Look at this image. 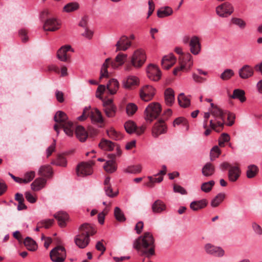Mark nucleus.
Listing matches in <instances>:
<instances>
[{
  "mask_svg": "<svg viewBox=\"0 0 262 262\" xmlns=\"http://www.w3.org/2000/svg\"><path fill=\"white\" fill-rule=\"evenodd\" d=\"M134 248L140 250L142 248L143 254L149 258L155 254V239L150 232H145L143 236H140L136 239L133 244Z\"/></svg>",
  "mask_w": 262,
  "mask_h": 262,
  "instance_id": "f257e3e1",
  "label": "nucleus"
},
{
  "mask_svg": "<svg viewBox=\"0 0 262 262\" xmlns=\"http://www.w3.org/2000/svg\"><path fill=\"white\" fill-rule=\"evenodd\" d=\"M79 230V233L75 237L74 242L79 248L83 249L89 244L90 236L94 235L96 231L92 226L88 223L81 225Z\"/></svg>",
  "mask_w": 262,
  "mask_h": 262,
  "instance_id": "f03ea898",
  "label": "nucleus"
},
{
  "mask_svg": "<svg viewBox=\"0 0 262 262\" xmlns=\"http://www.w3.org/2000/svg\"><path fill=\"white\" fill-rule=\"evenodd\" d=\"M54 121L58 123L54 125V129L58 135L59 128H63L64 133L69 136L73 134L74 127L71 121L68 120L67 115L63 112L59 111L57 112L54 117Z\"/></svg>",
  "mask_w": 262,
  "mask_h": 262,
  "instance_id": "7ed1b4c3",
  "label": "nucleus"
},
{
  "mask_svg": "<svg viewBox=\"0 0 262 262\" xmlns=\"http://www.w3.org/2000/svg\"><path fill=\"white\" fill-rule=\"evenodd\" d=\"M213 119L209 121V126L216 132L220 133L223 130L225 124V116L227 112L224 111L219 107H215L213 110H209Z\"/></svg>",
  "mask_w": 262,
  "mask_h": 262,
  "instance_id": "20e7f679",
  "label": "nucleus"
},
{
  "mask_svg": "<svg viewBox=\"0 0 262 262\" xmlns=\"http://www.w3.org/2000/svg\"><path fill=\"white\" fill-rule=\"evenodd\" d=\"M161 111L160 104L157 102L150 103L144 111L145 119L151 122L157 118Z\"/></svg>",
  "mask_w": 262,
  "mask_h": 262,
  "instance_id": "39448f33",
  "label": "nucleus"
},
{
  "mask_svg": "<svg viewBox=\"0 0 262 262\" xmlns=\"http://www.w3.org/2000/svg\"><path fill=\"white\" fill-rule=\"evenodd\" d=\"M146 60L145 51L142 49L136 50L131 58V64L136 68L141 67Z\"/></svg>",
  "mask_w": 262,
  "mask_h": 262,
  "instance_id": "423d86ee",
  "label": "nucleus"
},
{
  "mask_svg": "<svg viewBox=\"0 0 262 262\" xmlns=\"http://www.w3.org/2000/svg\"><path fill=\"white\" fill-rule=\"evenodd\" d=\"M50 256L54 262H63L66 257V250L62 246H57L51 251Z\"/></svg>",
  "mask_w": 262,
  "mask_h": 262,
  "instance_id": "0eeeda50",
  "label": "nucleus"
},
{
  "mask_svg": "<svg viewBox=\"0 0 262 262\" xmlns=\"http://www.w3.org/2000/svg\"><path fill=\"white\" fill-rule=\"evenodd\" d=\"M94 163L91 161L88 162H82L76 167V173L78 177H84L90 175L93 172L92 166Z\"/></svg>",
  "mask_w": 262,
  "mask_h": 262,
  "instance_id": "6e6552de",
  "label": "nucleus"
},
{
  "mask_svg": "<svg viewBox=\"0 0 262 262\" xmlns=\"http://www.w3.org/2000/svg\"><path fill=\"white\" fill-rule=\"evenodd\" d=\"M234 11V8L229 2H225L217 6L216 12L221 17H227L230 15Z\"/></svg>",
  "mask_w": 262,
  "mask_h": 262,
  "instance_id": "1a4fd4ad",
  "label": "nucleus"
},
{
  "mask_svg": "<svg viewBox=\"0 0 262 262\" xmlns=\"http://www.w3.org/2000/svg\"><path fill=\"white\" fill-rule=\"evenodd\" d=\"M155 94V89L151 85H145L140 90L141 99L146 102L151 100Z\"/></svg>",
  "mask_w": 262,
  "mask_h": 262,
  "instance_id": "9d476101",
  "label": "nucleus"
},
{
  "mask_svg": "<svg viewBox=\"0 0 262 262\" xmlns=\"http://www.w3.org/2000/svg\"><path fill=\"white\" fill-rule=\"evenodd\" d=\"M167 132V126L162 119H160L155 123L152 129V135L154 138H158L160 135Z\"/></svg>",
  "mask_w": 262,
  "mask_h": 262,
  "instance_id": "9b49d317",
  "label": "nucleus"
},
{
  "mask_svg": "<svg viewBox=\"0 0 262 262\" xmlns=\"http://www.w3.org/2000/svg\"><path fill=\"white\" fill-rule=\"evenodd\" d=\"M148 77L151 80L158 81L161 76V72L159 68L156 65L150 64L147 69Z\"/></svg>",
  "mask_w": 262,
  "mask_h": 262,
  "instance_id": "f8f14e48",
  "label": "nucleus"
},
{
  "mask_svg": "<svg viewBox=\"0 0 262 262\" xmlns=\"http://www.w3.org/2000/svg\"><path fill=\"white\" fill-rule=\"evenodd\" d=\"M61 24L60 21L55 18L47 19L43 26V29L45 31H55L60 28Z\"/></svg>",
  "mask_w": 262,
  "mask_h": 262,
  "instance_id": "ddd939ff",
  "label": "nucleus"
},
{
  "mask_svg": "<svg viewBox=\"0 0 262 262\" xmlns=\"http://www.w3.org/2000/svg\"><path fill=\"white\" fill-rule=\"evenodd\" d=\"M132 45V42L128 40V38L125 35L121 36L116 44V52L119 51H126Z\"/></svg>",
  "mask_w": 262,
  "mask_h": 262,
  "instance_id": "4468645a",
  "label": "nucleus"
},
{
  "mask_svg": "<svg viewBox=\"0 0 262 262\" xmlns=\"http://www.w3.org/2000/svg\"><path fill=\"white\" fill-rule=\"evenodd\" d=\"M205 249L208 254L214 256H222L224 254V251L221 247L214 246L211 244H206Z\"/></svg>",
  "mask_w": 262,
  "mask_h": 262,
  "instance_id": "2eb2a0df",
  "label": "nucleus"
},
{
  "mask_svg": "<svg viewBox=\"0 0 262 262\" xmlns=\"http://www.w3.org/2000/svg\"><path fill=\"white\" fill-rule=\"evenodd\" d=\"M69 51L74 52V50L71 46L66 45L61 47L57 51V58L61 61H67L69 58L67 54V52Z\"/></svg>",
  "mask_w": 262,
  "mask_h": 262,
  "instance_id": "dca6fc26",
  "label": "nucleus"
},
{
  "mask_svg": "<svg viewBox=\"0 0 262 262\" xmlns=\"http://www.w3.org/2000/svg\"><path fill=\"white\" fill-rule=\"evenodd\" d=\"M189 46L190 47V52L194 55L198 54L201 51V43L199 38L194 36L191 37Z\"/></svg>",
  "mask_w": 262,
  "mask_h": 262,
  "instance_id": "f3484780",
  "label": "nucleus"
},
{
  "mask_svg": "<svg viewBox=\"0 0 262 262\" xmlns=\"http://www.w3.org/2000/svg\"><path fill=\"white\" fill-rule=\"evenodd\" d=\"M54 217L57 220L58 225L61 228L66 226L69 215L66 212L58 211L54 215Z\"/></svg>",
  "mask_w": 262,
  "mask_h": 262,
  "instance_id": "a211bd4d",
  "label": "nucleus"
},
{
  "mask_svg": "<svg viewBox=\"0 0 262 262\" xmlns=\"http://www.w3.org/2000/svg\"><path fill=\"white\" fill-rule=\"evenodd\" d=\"M241 171L237 166H232L229 169L228 179L230 182H235L239 177Z\"/></svg>",
  "mask_w": 262,
  "mask_h": 262,
  "instance_id": "6ab92c4d",
  "label": "nucleus"
},
{
  "mask_svg": "<svg viewBox=\"0 0 262 262\" xmlns=\"http://www.w3.org/2000/svg\"><path fill=\"white\" fill-rule=\"evenodd\" d=\"M175 62V58L172 54L164 56L161 61L162 67L166 70L170 68Z\"/></svg>",
  "mask_w": 262,
  "mask_h": 262,
  "instance_id": "aec40b11",
  "label": "nucleus"
},
{
  "mask_svg": "<svg viewBox=\"0 0 262 262\" xmlns=\"http://www.w3.org/2000/svg\"><path fill=\"white\" fill-rule=\"evenodd\" d=\"M166 209L165 204L161 200H156L151 205V210L154 213H160Z\"/></svg>",
  "mask_w": 262,
  "mask_h": 262,
  "instance_id": "412c9836",
  "label": "nucleus"
},
{
  "mask_svg": "<svg viewBox=\"0 0 262 262\" xmlns=\"http://www.w3.org/2000/svg\"><path fill=\"white\" fill-rule=\"evenodd\" d=\"M253 74V70L249 65L244 66L239 70V76L242 79H247L251 77Z\"/></svg>",
  "mask_w": 262,
  "mask_h": 262,
  "instance_id": "4be33fe9",
  "label": "nucleus"
},
{
  "mask_svg": "<svg viewBox=\"0 0 262 262\" xmlns=\"http://www.w3.org/2000/svg\"><path fill=\"white\" fill-rule=\"evenodd\" d=\"M139 83L138 78L134 76H129L123 80V86L126 89H130L133 86L137 85Z\"/></svg>",
  "mask_w": 262,
  "mask_h": 262,
  "instance_id": "5701e85b",
  "label": "nucleus"
},
{
  "mask_svg": "<svg viewBox=\"0 0 262 262\" xmlns=\"http://www.w3.org/2000/svg\"><path fill=\"white\" fill-rule=\"evenodd\" d=\"M208 204L206 199H202L199 201H194L190 204V208L193 211H196L204 208Z\"/></svg>",
  "mask_w": 262,
  "mask_h": 262,
  "instance_id": "b1692460",
  "label": "nucleus"
},
{
  "mask_svg": "<svg viewBox=\"0 0 262 262\" xmlns=\"http://www.w3.org/2000/svg\"><path fill=\"white\" fill-rule=\"evenodd\" d=\"M165 102L167 105L171 106L174 101V91L171 88L166 89L164 93Z\"/></svg>",
  "mask_w": 262,
  "mask_h": 262,
  "instance_id": "393cba45",
  "label": "nucleus"
},
{
  "mask_svg": "<svg viewBox=\"0 0 262 262\" xmlns=\"http://www.w3.org/2000/svg\"><path fill=\"white\" fill-rule=\"evenodd\" d=\"M119 86V84L118 81L115 79H112L109 80L106 84V89L110 94L114 95L117 92Z\"/></svg>",
  "mask_w": 262,
  "mask_h": 262,
  "instance_id": "a878e982",
  "label": "nucleus"
},
{
  "mask_svg": "<svg viewBox=\"0 0 262 262\" xmlns=\"http://www.w3.org/2000/svg\"><path fill=\"white\" fill-rule=\"evenodd\" d=\"M46 180L42 178L36 179L31 185V189L35 191H37L43 188L46 185Z\"/></svg>",
  "mask_w": 262,
  "mask_h": 262,
  "instance_id": "bb28decb",
  "label": "nucleus"
},
{
  "mask_svg": "<svg viewBox=\"0 0 262 262\" xmlns=\"http://www.w3.org/2000/svg\"><path fill=\"white\" fill-rule=\"evenodd\" d=\"M90 117L92 122L94 124H102L104 121L101 113L98 109H95L94 111L91 112Z\"/></svg>",
  "mask_w": 262,
  "mask_h": 262,
  "instance_id": "cd10ccee",
  "label": "nucleus"
},
{
  "mask_svg": "<svg viewBox=\"0 0 262 262\" xmlns=\"http://www.w3.org/2000/svg\"><path fill=\"white\" fill-rule=\"evenodd\" d=\"M127 55L123 53H119L115 58V61L112 62V67L114 69L117 68L119 66L122 65L127 58Z\"/></svg>",
  "mask_w": 262,
  "mask_h": 262,
  "instance_id": "c85d7f7f",
  "label": "nucleus"
},
{
  "mask_svg": "<svg viewBox=\"0 0 262 262\" xmlns=\"http://www.w3.org/2000/svg\"><path fill=\"white\" fill-rule=\"evenodd\" d=\"M77 138L81 142H84L88 138V133L82 126H78L75 129Z\"/></svg>",
  "mask_w": 262,
  "mask_h": 262,
  "instance_id": "c756f323",
  "label": "nucleus"
},
{
  "mask_svg": "<svg viewBox=\"0 0 262 262\" xmlns=\"http://www.w3.org/2000/svg\"><path fill=\"white\" fill-rule=\"evenodd\" d=\"M172 125L173 127L181 125L185 128L186 131H188L189 128V125L187 120L183 117H180L174 119V120L173 121Z\"/></svg>",
  "mask_w": 262,
  "mask_h": 262,
  "instance_id": "7c9ffc66",
  "label": "nucleus"
},
{
  "mask_svg": "<svg viewBox=\"0 0 262 262\" xmlns=\"http://www.w3.org/2000/svg\"><path fill=\"white\" fill-rule=\"evenodd\" d=\"M173 13L171 8L165 6L160 8L157 11V16L159 18H163L171 15Z\"/></svg>",
  "mask_w": 262,
  "mask_h": 262,
  "instance_id": "2f4dec72",
  "label": "nucleus"
},
{
  "mask_svg": "<svg viewBox=\"0 0 262 262\" xmlns=\"http://www.w3.org/2000/svg\"><path fill=\"white\" fill-rule=\"evenodd\" d=\"M215 171V168L211 163H207L203 167L202 172L205 177L212 176Z\"/></svg>",
  "mask_w": 262,
  "mask_h": 262,
  "instance_id": "473e14b6",
  "label": "nucleus"
},
{
  "mask_svg": "<svg viewBox=\"0 0 262 262\" xmlns=\"http://www.w3.org/2000/svg\"><path fill=\"white\" fill-rule=\"evenodd\" d=\"M25 246L29 251H35L37 249V245L35 241L30 237H27L24 242Z\"/></svg>",
  "mask_w": 262,
  "mask_h": 262,
  "instance_id": "72a5a7b5",
  "label": "nucleus"
},
{
  "mask_svg": "<svg viewBox=\"0 0 262 262\" xmlns=\"http://www.w3.org/2000/svg\"><path fill=\"white\" fill-rule=\"evenodd\" d=\"M115 146L113 142L106 139H102L99 144V146L105 150H112L114 149Z\"/></svg>",
  "mask_w": 262,
  "mask_h": 262,
  "instance_id": "f704fd0d",
  "label": "nucleus"
},
{
  "mask_svg": "<svg viewBox=\"0 0 262 262\" xmlns=\"http://www.w3.org/2000/svg\"><path fill=\"white\" fill-rule=\"evenodd\" d=\"M245 95V93L244 90L235 89L233 91L231 98L233 99H239L241 102H244L246 99Z\"/></svg>",
  "mask_w": 262,
  "mask_h": 262,
  "instance_id": "c9c22d12",
  "label": "nucleus"
},
{
  "mask_svg": "<svg viewBox=\"0 0 262 262\" xmlns=\"http://www.w3.org/2000/svg\"><path fill=\"white\" fill-rule=\"evenodd\" d=\"M15 200L18 202V210H25L27 208V206L24 204V198L21 193H16L15 195Z\"/></svg>",
  "mask_w": 262,
  "mask_h": 262,
  "instance_id": "e433bc0d",
  "label": "nucleus"
},
{
  "mask_svg": "<svg viewBox=\"0 0 262 262\" xmlns=\"http://www.w3.org/2000/svg\"><path fill=\"white\" fill-rule=\"evenodd\" d=\"M181 60L182 61L181 63L186 65V68L187 69V70L192 67L193 62L192 61V56L190 53H187L184 55Z\"/></svg>",
  "mask_w": 262,
  "mask_h": 262,
  "instance_id": "4c0bfd02",
  "label": "nucleus"
},
{
  "mask_svg": "<svg viewBox=\"0 0 262 262\" xmlns=\"http://www.w3.org/2000/svg\"><path fill=\"white\" fill-rule=\"evenodd\" d=\"M258 171V168L256 165H250L248 166L246 176L249 179L253 178L257 174Z\"/></svg>",
  "mask_w": 262,
  "mask_h": 262,
  "instance_id": "58836bf2",
  "label": "nucleus"
},
{
  "mask_svg": "<svg viewBox=\"0 0 262 262\" xmlns=\"http://www.w3.org/2000/svg\"><path fill=\"white\" fill-rule=\"evenodd\" d=\"M225 194L224 193H219L211 202V206L212 207L218 206L224 200Z\"/></svg>",
  "mask_w": 262,
  "mask_h": 262,
  "instance_id": "ea45409f",
  "label": "nucleus"
},
{
  "mask_svg": "<svg viewBox=\"0 0 262 262\" xmlns=\"http://www.w3.org/2000/svg\"><path fill=\"white\" fill-rule=\"evenodd\" d=\"M179 105L183 107L188 106L190 104V100L185 97L184 93H181L178 97Z\"/></svg>",
  "mask_w": 262,
  "mask_h": 262,
  "instance_id": "a19ab883",
  "label": "nucleus"
},
{
  "mask_svg": "<svg viewBox=\"0 0 262 262\" xmlns=\"http://www.w3.org/2000/svg\"><path fill=\"white\" fill-rule=\"evenodd\" d=\"M38 173L41 176L49 177L52 173V169L49 165L42 166L40 167Z\"/></svg>",
  "mask_w": 262,
  "mask_h": 262,
  "instance_id": "79ce46f5",
  "label": "nucleus"
},
{
  "mask_svg": "<svg viewBox=\"0 0 262 262\" xmlns=\"http://www.w3.org/2000/svg\"><path fill=\"white\" fill-rule=\"evenodd\" d=\"M114 216L118 222H123L126 220L123 212L118 207H116L114 209Z\"/></svg>",
  "mask_w": 262,
  "mask_h": 262,
  "instance_id": "37998d69",
  "label": "nucleus"
},
{
  "mask_svg": "<svg viewBox=\"0 0 262 262\" xmlns=\"http://www.w3.org/2000/svg\"><path fill=\"white\" fill-rule=\"evenodd\" d=\"M103 167L105 170L108 172L112 173L114 172L116 169L115 161L113 160H110L107 161Z\"/></svg>",
  "mask_w": 262,
  "mask_h": 262,
  "instance_id": "c03bdc74",
  "label": "nucleus"
},
{
  "mask_svg": "<svg viewBox=\"0 0 262 262\" xmlns=\"http://www.w3.org/2000/svg\"><path fill=\"white\" fill-rule=\"evenodd\" d=\"M110 62V59L107 58L105 59V62L102 64L101 67V71H100V78H102L103 77H108V73L107 70V68L108 66V64Z\"/></svg>",
  "mask_w": 262,
  "mask_h": 262,
  "instance_id": "a18cd8bd",
  "label": "nucleus"
},
{
  "mask_svg": "<svg viewBox=\"0 0 262 262\" xmlns=\"http://www.w3.org/2000/svg\"><path fill=\"white\" fill-rule=\"evenodd\" d=\"M52 164L57 166L66 167L67 164V161L64 156L59 155L57 156L56 160L52 162Z\"/></svg>",
  "mask_w": 262,
  "mask_h": 262,
  "instance_id": "49530a36",
  "label": "nucleus"
},
{
  "mask_svg": "<svg viewBox=\"0 0 262 262\" xmlns=\"http://www.w3.org/2000/svg\"><path fill=\"white\" fill-rule=\"evenodd\" d=\"M117 108L115 105H109L108 107L104 108V111L106 116L109 118L115 117L116 115Z\"/></svg>",
  "mask_w": 262,
  "mask_h": 262,
  "instance_id": "de8ad7c7",
  "label": "nucleus"
},
{
  "mask_svg": "<svg viewBox=\"0 0 262 262\" xmlns=\"http://www.w3.org/2000/svg\"><path fill=\"white\" fill-rule=\"evenodd\" d=\"M107 134L109 137L115 140H119L122 138V135L113 128H111L107 130Z\"/></svg>",
  "mask_w": 262,
  "mask_h": 262,
  "instance_id": "09e8293b",
  "label": "nucleus"
},
{
  "mask_svg": "<svg viewBox=\"0 0 262 262\" xmlns=\"http://www.w3.org/2000/svg\"><path fill=\"white\" fill-rule=\"evenodd\" d=\"M79 4L76 2L70 3L63 7V11L66 12H71L77 10Z\"/></svg>",
  "mask_w": 262,
  "mask_h": 262,
  "instance_id": "8fccbe9b",
  "label": "nucleus"
},
{
  "mask_svg": "<svg viewBox=\"0 0 262 262\" xmlns=\"http://www.w3.org/2000/svg\"><path fill=\"white\" fill-rule=\"evenodd\" d=\"M142 170V166L141 165H133L127 167L124 171L127 173H140Z\"/></svg>",
  "mask_w": 262,
  "mask_h": 262,
  "instance_id": "3c124183",
  "label": "nucleus"
},
{
  "mask_svg": "<svg viewBox=\"0 0 262 262\" xmlns=\"http://www.w3.org/2000/svg\"><path fill=\"white\" fill-rule=\"evenodd\" d=\"M124 128L127 133L128 134H132L135 131L136 129V125L133 121H128L125 123Z\"/></svg>",
  "mask_w": 262,
  "mask_h": 262,
  "instance_id": "603ef678",
  "label": "nucleus"
},
{
  "mask_svg": "<svg viewBox=\"0 0 262 262\" xmlns=\"http://www.w3.org/2000/svg\"><path fill=\"white\" fill-rule=\"evenodd\" d=\"M138 106L134 103H129L126 105V111L128 116L133 115L137 111Z\"/></svg>",
  "mask_w": 262,
  "mask_h": 262,
  "instance_id": "864d4df0",
  "label": "nucleus"
},
{
  "mask_svg": "<svg viewBox=\"0 0 262 262\" xmlns=\"http://www.w3.org/2000/svg\"><path fill=\"white\" fill-rule=\"evenodd\" d=\"M215 182L213 180H211L207 182L203 183L201 185V190L205 192H209L212 189Z\"/></svg>",
  "mask_w": 262,
  "mask_h": 262,
  "instance_id": "5fc2aeb1",
  "label": "nucleus"
},
{
  "mask_svg": "<svg viewBox=\"0 0 262 262\" xmlns=\"http://www.w3.org/2000/svg\"><path fill=\"white\" fill-rule=\"evenodd\" d=\"M221 154V150L217 146H214L211 150L210 157L211 161H214Z\"/></svg>",
  "mask_w": 262,
  "mask_h": 262,
  "instance_id": "6e6d98bb",
  "label": "nucleus"
},
{
  "mask_svg": "<svg viewBox=\"0 0 262 262\" xmlns=\"http://www.w3.org/2000/svg\"><path fill=\"white\" fill-rule=\"evenodd\" d=\"M234 72L231 69L225 70L221 75V78L223 80H227L234 75Z\"/></svg>",
  "mask_w": 262,
  "mask_h": 262,
  "instance_id": "4d7b16f0",
  "label": "nucleus"
},
{
  "mask_svg": "<svg viewBox=\"0 0 262 262\" xmlns=\"http://www.w3.org/2000/svg\"><path fill=\"white\" fill-rule=\"evenodd\" d=\"M231 21L233 24L238 26L241 29H244L246 25L245 21L239 18H232L231 19Z\"/></svg>",
  "mask_w": 262,
  "mask_h": 262,
  "instance_id": "13d9d810",
  "label": "nucleus"
},
{
  "mask_svg": "<svg viewBox=\"0 0 262 262\" xmlns=\"http://www.w3.org/2000/svg\"><path fill=\"white\" fill-rule=\"evenodd\" d=\"M104 189L106 195L110 198H114L118 194V191L113 192L111 185L104 186Z\"/></svg>",
  "mask_w": 262,
  "mask_h": 262,
  "instance_id": "bf43d9fd",
  "label": "nucleus"
},
{
  "mask_svg": "<svg viewBox=\"0 0 262 262\" xmlns=\"http://www.w3.org/2000/svg\"><path fill=\"white\" fill-rule=\"evenodd\" d=\"M34 171H32L26 173L24 176V178H23V179L24 180V183L27 184L29 183L34 179Z\"/></svg>",
  "mask_w": 262,
  "mask_h": 262,
  "instance_id": "052dcab7",
  "label": "nucleus"
},
{
  "mask_svg": "<svg viewBox=\"0 0 262 262\" xmlns=\"http://www.w3.org/2000/svg\"><path fill=\"white\" fill-rule=\"evenodd\" d=\"M54 223L53 219H47L41 221L38 224L41 225V227H43L44 228L48 229L50 227H51Z\"/></svg>",
  "mask_w": 262,
  "mask_h": 262,
  "instance_id": "680f3d73",
  "label": "nucleus"
},
{
  "mask_svg": "<svg viewBox=\"0 0 262 262\" xmlns=\"http://www.w3.org/2000/svg\"><path fill=\"white\" fill-rule=\"evenodd\" d=\"M106 89V85L105 86V85H102V84L99 85L98 86L97 91H96V97L99 98L100 99H102L101 95V94H102L104 93V92L105 91Z\"/></svg>",
  "mask_w": 262,
  "mask_h": 262,
  "instance_id": "e2e57ef3",
  "label": "nucleus"
},
{
  "mask_svg": "<svg viewBox=\"0 0 262 262\" xmlns=\"http://www.w3.org/2000/svg\"><path fill=\"white\" fill-rule=\"evenodd\" d=\"M173 191L174 192L179 193L181 194H187L186 190L183 187L178 185H174L173 186Z\"/></svg>",
  "mask_w": 262,
  "mask_h": 262,
  "instance_id": "0e129e2a",
  "label": "nucleus"
},
{
  "mask_svg": "<svg viewBox=\"0 0 262 262\" xmlns=\"http://www.w3.org/2000/svg\"><path fill=\"white\" fill-rule=\"evenodd\" d=\"M25 195L26 200L30 203H34L36 202V198L30 192H26Z\"/></svg>",
  "mask_w": 262,
  "mask_h": 262,
  "instance_id": "69168bd1",
  "label": "nucleus"
},
{
  "mask_svg": "<svg viewBox=\"0 0 262 262\" xmlns=\"http://www.w3.org/2000/svg\"><path fill=\"white\" fill-rule=\"evenodd\" d=\"M55 140H54V142L47 149V157H49L52 152L55 150Z\"/></svg>",
  "mask_w": 262,
  "mask_h": 262,
  "instance_id": "338daca9",
  "label": "nucleus"
},
{
  "mask_svg": "<svg viewBox=\"0 0 262 262\" xmlns=\"http://www.w3.org/2000/svg\"><path fill=\"white\" fill-rule=\"evenodd\" d=\"M55 95L59 102L62 103L64 101L63 93L62 92L57 90L55 93Z\"/></svg>",
  "mask_w": 262,
  "mask_h": 262,
  "instance_id": "774afa93",
  "label": "nucleus"
}]
</instances>
